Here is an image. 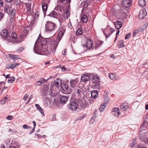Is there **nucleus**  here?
<instances>
[{
  "label": "nucleus",
  "instance_id": "16",
  "mask_svg": "<svg viewBox=\"0 0 148 148\" xmlns=\"http://www.w3.org/2000/svg\"><path fill=\"white\" fill-rule=\"evenodd\" d=\"M1 35L2 36L3 38L5 40V38H7V37H8V31L7 29H4L2 30L0 33Z\"/></svg>",
  "mask_w": 148,
  "mask_h": 148
},
{
  "label": "nucleus",
  "instance_id": "23",
  "mask_svg": "<svg viewBox=\"0 0 148 148\" xmlns=\"http://www.w3.org/2000/svg\"><path fill=\"white\" fill-rule=\"evenodd\" d=\"M68 100V97L65 96H62L61 97L60 101L62 103H65Z\"/></svg>",
  "mask_w": 148,
  "mask_h": 148
},
{
  "label": "nucleus",
  "instance_id": "18",
  "mask_svg": "<svg viewBox=\"0 0 148 148\" xmlns=\"http://www.w3.org/2000/svg\"><path fill=\"white\" fill-rule=\"evenodd\" d=\"M92 86L94 89H99L100 88L99 82H92Z\"/></svg>",
  "mask_w": 148,
  "mask_h": 148
},
{
  "label": "nucleus",
  "instance_id": "21",
  "mask_svg": "<svg viewBox=\"0 0 148 148\" xmlns=\"http://www.w3.org/2000/svg\"><path fill=\"white\" fill-rule=\"evenodd\" d=\"M50 17L53 18H58V15L57 13L54 11H53L51 12L49 14L47 15Z\"/></svg>",
  "mask_w": 148,
  "mask_h": 148
},
{
  "label": "nucleus",
  "instance_id": "53",
  "mask_svg": "<svg viewBox=\"0 0 148 148\" xmlns=\"http://www.w3.org/2000/svg\"><path fill=\"white\" fill-rule=\"evenodd\" d=\"M68 0H61V2L65 4L67 2Z\"/></svg>",
  "mask_w": 148,
  "mask_h": 148
},
{
  "label": "nucleus",
  "instance_id": "5",
  "mask_svg": "<svg viewBox=\"0 0 148 148\" xmlns=\"http://www.w3.org/2000/svg\"><path fill=\"white\" fill-rule=\"evenodd\" d=\"M77 106V103L75 102L70 103L68 105L69 110L72 111L73 112H75L76 111Z\"/></svg>",
  "mask_w": 148,
  "mask_h": 148
},
{
  "label": "nucleus",
  "instance_id": "57",
  "mask_svg": "<svg viewBox=\"0 0 148 148\" xmlns=\"http://www.w3.org/2000/svg\"><path fill=\"white\" fill-rule=\"evenodd\" d=\"M3 1H2L0 0V7H2L3 5Z\"/></svg>",
  "mask_w": 148,
  "mask_h": 148
},
{
  "label": "nucleus",
  "instance_id": "4",
  "mask_svg": "<svg viewBox=\"0 0 148 148\" xmlns=\"http://www.w3.org/2000/svg\"><path fill=\"white\" fill-rule=\"evenodd\" d=\"M89 3L88 2L86 1L82 3L81 4V6L83 8L82 10V12L85 11V12L86 13H88L91 12L92 9L90 8L89 9H87V8L89 5Z\"/></svg>",
  "mask_w": 148,
  "mask_h": 148
},
{
  "label": "nucleus",
  "instance_id": "46",
  "mask_svg": "<svg viewBox=\"0 0 148 148\" xmlns=\"http://www.w3.org/2000/svg\"><path fill=\"white\" fill-rule=\"evenodd\" d=\"M9 98V96L8 95H6V96L4 97V99H3V102L2 103H5Z\"/></svg>",
  "mask_w": 148,
  "mask_h": 148
},
{
  "label": "nucleus",
  "instance_id": "37",
  "mask_svg": "<svg viewBox=\"0 0 148 148\" xmlns=\"http://www.w3.org/2000/svg\"><path fill=\"white\" fill-rule=\"evenodd\" d=\"M106 106V104L105 103H103L100 106L99 110L101 112H103Z\"/></svg>",
  "mask_w": 148,
  "mask_h": 148
},
{
  "label": "nucleus",
  "instance_id": "26",
  "mask_svg": "<svg viewBox=\"0 0 148 148\" xmlns=\"http://www.w3.org/2000/svg\"><path fill=\"white\" fill-rule=\"evenodd\" d=\"M98 91L97 90H93L91 93V96L93 98L95 99L98 96Z\"/></svg>",
  "mask_w": 148,
  "mask_h": 148
},
{
  "label": "nucleus",
  "instance_id": "10",
  "mask_svg": "<svg viewBox=\"0 0 148 148\" xmlns=\"http://www.w3.org/2000/svg\"><path fill=\"white\" fill-rule=\"evenodd\" d=\"M148 128V123L144 121L141 124L140 130V131H143L146 130Z\"/></svg>",
  "mask_w": 148,
  "mask_h": 148
},
{
  "label": "nucleus",
  "instance_id": "44",
  "mask_svg": "<svg viewBox=\"0 0 148 148\" xmlns=\"http://www.w3.org/2000/svg\"><path fill=\"white\" fill-rule=\"evenodd\" d=\"M62 7L60 5H58L55 8V10H57L58 11L61 12L62 11Z\"/></svg>",
  "mask_w": 148,
  "mask_h": 148
},
{
  "label": "nucleus",
  "instance_id": "9",
  "mask_svg": "<svg viewBox=\"0 0 148 148\" xmlns=\"http://www.w3.org/2000/svg\"><path fill=\"white\" fill-rule=\"evenodd\" d=\"M112 114L116 117L119 116L120 114V109L118 108H113L112 110Z\"/></svg>",
  "mask_w": 148,
  "mask_h": 148
},
{
  "label": "nucleus",
  "instance_id": "60",
  "mask_svg": "<svg viewBox=\"0 0 148 148\" xmlns=\"http://www.w3.org/2000/svg\"><path fill=\"white\" fill-rule=\"evenodd\" d=\"M44 105L45 106H48V103H47V101H45L44 102Z\"/></svg>",
  "mask_w": 148,
  "mask_h": 148
},
{
  "label": "nucleus",
  "instance_id": "42",
  "mask_svg": "<svg viewBox=\"0 0 148 148\" xmlns=\"http://www.w3.org/2000/svg\"><path fill=\"white\" fill-rule=\"evenodd\" d=\"M15 78L14 77H11L9 78L8 82L9 83H12L15 80Z\"/></svg>",
  "mask_w": 148,
  "mask_h": 148
},
{
  "label": "nucleus",
  "instance_id": "62",
  "mask_svg": "<svg viewBox=\"0 0 148 148\" xmlns=\"http://www.w3.org/2000/svg\"><path fill=\"white\" fill-rule=\"evenodd\" d=\"M32 123H33V124H34V127H35L36 126V123L35 122V121H33L32 122Z\"/></svg>",
  "mask_w": 148,
  "mask_h": 148
},
{
  "label": "nucleus",
  "instance_id": "64",
  "mask_svg": "<svg viewBox=\"0 0 148 148\" xmlns=\"http://www.w3.org/2000/svg\"><path fill=\"white\" fill-rule=\"evenodd\" d=\"M145 109H146L147 110H148V104H147L145 106Z\"/></svg>",
  "mask_w": 148,
  "mask_h": 148
},
{
  "label": "nucleus",
  "instance_id": "56",
  "mask_svg": "<svg viewBox=\"0 0 148 148\" xmlns=\"http://www.w3.org/2000/svg\"><path fill=\"white\" fill-rule=\"evenodd\" d=\"M52 119H53V120H55L56 119V115H55V114H53L52 116Z\"/></svg>",
  "mask_w": 148,
  "mask_h": 148
},
{
  "label": "nucleus",
  "instance_id": "22",
  "mask_svg": "<svg viewBox=\"0 0 148 148\" xmlns=\"http://www.w3.org/2000/svg\"><path fill=\"white\" fill-rule=\"evenodd\" d=\"M12 8V7L11 6L6 5L4 8V11L5 12L8 14L9 12H10Z\"/></svg>",
  "mask_w": 148,
  "mask_h": 148
},
{
  "label": "nucleus",
  "instance_id": "59",
  "mask_svg": "<svg viewBox=\"0 0 148 148\" xmlns=\"http://www.w3.org/2000/svg\"><path fill=\"white\" fill-rule=\"evenodd\" d=\"M36 136H37V138H42L41 137V136L39 134H36Z\"/></svg>",
  "mask_w": 148,
  "mask_h": 148
},
{
  "label": "nucleus",
  "instance_id": "28",
  "mask_svg": "<svg viewBox=\"0 0 148 148\" xmlns=\"http://www.w3.org/2000/svg\"><path fill=\"white\" fill-rule=\"evenodd\" d=\"M103 43L101 41L97 40L95 42V48L97 49Z\"/></svg>",
  "mask_w": 148,
  "mask_h": 148
},
{
  "label": "nucleus",
  "instance_id": "19",
  "mask_svg": "<svg viewBox=\"0 0 148 148\" xmlns=\"http://www.w3.org/2000/svg\"><path fill=\"white\" fill-rule=\"evenodd\" d=\"M104 99L105 102L106 104L108 103L110 101V99L108 97V93L107 91L105 92L104 94Z\"/></svg>",
  "mask_w": 148,
  "mask_h": 148
},
{
  "label": "nucleus",
  "instance_id": "39",
  "mask_svg": "<svg viewBox=\"0 0 148 148\" xmlns=\"http://www.w3.org/2000/svg\"><path fill=\"white\" fill-rule=\"evenodd\" d=\"M118 46L119 48L123 47L124 46V45L123 44V40H121L119 42Z\"/></svg>",
  "mask_w": 148,
  "mask_h": 148
},
{
  "label": "nucleus",
  "instance_id": "50",
  "mask_svg": "<svg viewBox=\"0 0 148 148\" xmlns=\"http://www.w3.org/2000/svg\"><path fill=\"white\" fill-rule=\"evenodd\" d=\"M95 119L91 118L90 121V124H92L95 122Z\"/></svg>",
  "mask_w": 148,
  "mask_h": 148
},
{
  "label": "nucleus",
  "instance_id": "51",
  "mask_svg": "<svg viewBox=\"0 0 148 148\" xmlns=\"http://www.w3.org/2000/svg\"><path fill=\"white\" fill-rule=\"evenodd\" d=\"M9 132H10V133H16V131L15 130H11V129H9L8 131Z\"/></svg>",
  "mask_w": 148,
  "mask_h": 148
},
{
  "label": "nucleus",
  "instance_id": "58",
  "mask_svg": "<svg viewBox=\"0 0 148 148\" xmlns=\"http://www.w3.org/2000/svg\"><path fill=\"white\" fill-rule=\"evenodd\" d=\"M35 127H34L33 128L32 130V131L29 133L30 134H31L34 132V130H35Z\"/></svg>",
  "mask_w": 148,
  "mask_h": 148
},
{
  "label": "nucleus",
  "instance_id": "41",
  "mask_svg": "<svg viewBox=\"0 0 148 148\" xmlns=\"http://www.w3.org/2000/svg\"><path fill=\"white\" fill-rule=\"evenodd\" d=\"M86 114H82L81 115L77 117V119L78 120H81L85 117Z\"/></svg>",
  "mask_w": 148,
  "mask_h": 148
},
{
  "label": "nucleus",
  "instance_id": "30",
  "mask_svg": "<svg viewBox=\"0 0 148 148\" xmlns=\"http://www.w3.org/2000/svg\"><path fill=\"white\" fill-rule=\"evenodd\" d=\"M45 79L43 78H41L39 80L36 82V85L40 86L42 85V83L45 82Z\"/></svg>",
  "mask_w": 148,
  "mask_h": 148
},
{
  "label": "nucleus",
  "instance_id": "35",
  "mask_svg": "<svg viewBox=\"0 0 148 148\" xmlns=\"http://www.w3.org/2000/svg\"><path fill=\"white\" fill-rule=\"evenodd\" d=\"M57 19H58L60 24H61L62 23V21H64L65 20V18L61 15L60 16L58 15V18Z\"/></svg>",
  "mask_w": 148,
  "mask_h": 148
},
{
  "label": "nucleus",
  "instance_id": "36",
  "mask_svg": "<svg viewBox=\"0 0 148 148\" xmlns=\"http://www.w3.org/2000/svg\"><path fill=\"white\" fill-rule=\"evenodd\" d=\"M81 20L83 23H86L88 21L87 16L85 15H83L81 17Z\"/></svg>",
  "mask_w": 148,
  "mask_h": 148
},
{
  "label": "nucleus",
  "instance_id": "13",
  "mask_svg": "<svg viewBox=\"0 0 148 148\" xmlns=\"http://www.w3.org/2000/svg\"><path fill=\"white\" fill-rule=\"evenodd\" d=\"M147 12L146 10L144 9L141 10L139 12V17L142 19L144 18L146 16Z\"/></svg>",
  "mask_w": 148,
  "mask_h": 148
},
{
  "label": "nucleus",
  "instance_id": "52",
  "mask_svg": "<svg viewBox=\"0 0 148 148\" xmlns=\"http://www.w3.org/2000/svg\"><path fill=\"white\" fill-rule=\"evenodd\" d=\"M4 16V14L0 12V21L2 18Z\"/></svg>",
  "mask_w": 148,
  "mask_h": 148
},
{
  "label": "nucleus",
  "instance_id": "61",
  "mask_svg": "<svg viewBox=\"0 0 148 148\" xmlns=\"http://www.w3.org/2000/svg\"><path fill=\"white\" fill-rule=\"evenodd\" d=\"M0 148H5V147L3 145L1 144L0 145Z\"/></svg>",
  "mask_w": 148,
  "mask_h": 148
},
{
  "label": "nucleus",
  "instance_id": "8",
  "mask_svg": "<svg viewBox=\"0 0 148 148\" xmlns=\"http://www.w3.org/2000/svg\"><path fill=\"white\" fill-rule=\"evenodd\" d=\"M114 31V30L112 28L106 29L103 33L106 38H107Z\"/></svg>",
  "mask_w": 148,
  "mask_h": 148
},
{
  "label": "nucleus",
  "instance_id": "34",
  "mask_svg": "<svg viewBox=\"0 0 148 148\" xmlns=\"http://www.w3.org/2000/svg\"><path fill=\"white\" fill-rule=\"evenodd\" d=\"M99 78L97 75H95L93 77L92 82H99Z\"/></svg>",
  "mask_w": 148,
  "mask_h": 148
},
{
  "label": "nucleus",
  "instance_id": "32",
  "mask_svg": "<svg viewBox=\"0 0 148 148\" xmlns=\"http://www.w3.org/2000/svg\"><path fill=\"white\" fill-rule=\"evenodd\" d=\"M125 11L123 10H120L119 12V14L121 15L122 18H124L126 16V13L127 11L124 10Z\"/></svg>",
  "mask_w": 148,
  "mask_h": 148
},
{
  "label": "nucleus",
  "instance_id": "29",
  "mask_svg": "<svg viewBox=\"0 0 148 148\" xmlns=\"http://www.w3.org/2000/svg\"><path fill=\"white\" fill-rule=\"evenodd\" d=\"M109 77L112 80H115L117 78V75L114 73L109 74Z\"/></svg>",
  "mask_w": 148,
  "mask_h": 148
},
{
  "label": "nucleus",
  "instance_id": "17",
  "mask_svg": "<svg viewBox=\"0 0 148 148\" xmlns=\"http://www.w3.org/2000/svg\"><path fill=\"white\" fill-rule=\"evenodd\" d=\"M62 83V80L60 78H57L54 81V84L55 86L58 87L61 86Z\"/></svg>",
  "mask_w": 148,
  "mask_h": 148
},
{
  "label": "nucleus",
  "instance_id": "48",
  "mask_svg": "<svg viewBox=\"0 0 148 148\" xmlns=\"http://www.w3.org/2000/svg\"><path fill=\"white\" fill-rule=\"evenodd\" d=\"M6 118L8 120H11L13 119V117L12 116L9 115H8L7 117Z\"/></svg>",
  "mask_w": 148,
  "mask_h": 148
},
{
  "label": "nucleus",
  "instance_id": "55",
  "mask_svg": "<svg viewBox=\"0 0 148 148\" xmlns=\"http://www.w3.org/2000/svg\"><path fill=\"white\" fill-rule=\"evenodd\" d=\"M68 27L71 28H72V26L71 25V22H69L68 23Z\"/></svg>",
  "mask_w": 148,
  "mask_h": 148
},
{
  "label": "nucleus",
  "instance_id": "63",
  "mask_svg": "<svg viewBox=\"0 0 148 148\" xmlns=\"http://www.w3.org/2000/svg\"><path fill=\"white\" fill-rule=\"evenodd\" d=\"M22 50V47L18 49L17 50V51H18V52H20Z\"/></svg>",
  "mask_w": 148,
  "mask_h": 148
},
{
  "label": "nucleus",
  "instance_id": "7",
  "mask_svg": "<svg viewBox=\"0 0 148 148\" xmlns=\"http://www.w3.org/2000/svg\"><path fill=\"white\" fill-rule=\"evenodd\" d=\"M19 5L20 7H22L23 6L26 7V9L27 10L26 12H30L31 10V3H23V2L20 1L19 2Z\"/></svg>",
  "mask_w": 148,
  "mask_h": 148
},
{
  "label": "nucleus",
  "instance_id": "1",
  "mask_svg": "<svg viewBox=\"0 0 148 148\" xmlns=\"http://www.w3.org/2000/svg\"><path fill=\"white\" fill-rule=\"evenodd\" d=\"M65 29L62 27H60L58 31V34L57 36V38L56 41H54L50 44H48L47 42L45 40L41 41L40 42H38V45L41 47L40 51L45 52V53L47 56L52 53L54 54L56 51V49L57 46L58 42L61 39L62 37L65 32ZM38 42V40L36 41L34 46V50L35 52L39 54L36 52V50L37 49V46Z\"/></svg>",
  "mask_w": 148,
  "mask_h": 148
},
{
  "label": "nucleus",
  "instance_id": "31",
  "mask_svg": "<svg viewBox=\"0 0 148 148\" xmlns=\"http://www.w3.org/2000/svg\"><path fill=\"white\" fill-rule=\"evenodd\" d=\"M10 12L8 14L10 15V17L14 16L16 13V10L15 8H12Z\"/></svg>",
  "mask_w": 148,
  "mask_h": 148
},
{
  "label": "nucleus",
  "instance_id": "11",
  "mask_svg": "<svg viewBox=\"0 0 148 148\" xmlns=\"http://www.w3.org/2000/svg\"><path fill=\"white\" fill-rule=\"evenodd\" d=\"M49 1L50 0H44V2H44L42 4V8L44 14H46L47 8V5L46 3H49Z\"/></svg>",
  "mask_w": 148,
  "mask_h": 148
},
{
  "label": "nucleus",
  "instance_id": "14",
  "mask_svg": "<svg viewBox=\"0 0 148 148\" xmlns=\"http://www.w3.org/2000/svg\"><path fill=\"white\" fill-rule=\"evenodd\" d=\"M129 107V105L126 102H124L121 104L120 108L122 110L125 111L128 109Z\"/></svg>",
  "mask_w": 148,
  "mask_h": 148
},
{
  "label": "nucleus",
  "instance_id": "47",
  "mask_svg": "<svg viewBox=\"0 0 148 148\" xmlns=\"http://www.w3.org/2000/svg\"><path fill=\"white\" fill-rule=\"evenodd\" d=\"M131 34L130 33H129L128 34H127L125 37V39H127L129 38Z\"/></svg>",
  "mask_w": 148,
  "mask_h": 148
},
{
  "label": "nucleus",
  "instance_id": "43",
  "mask_svg": "<svg viewBox=\"0 0 148 148\" xmlns=\"http://www.w3.org/2000/svg\"><path fill=\"white\" fill-rule=\"evenodd\" d=\"M18 65V64L16 63H14L11 64L10 66V68L11 69H13L15 68L17 65Z\"/></svg>",
  "mask_w": 148,
  "mask_h": 148
},
{
  "label": "nucleus",
  "instance_id": "38",
  "mask_svg": "<svg viewBox=\"0 0 148 148\" xmlns=\"http://www.w3.org/2000/svg\"><path fill=\"white\" fill-rule=\"evenodd\" d=\"M64 86H62V85L61 86V88L62 90H63L64 92H65L68 89V86L66 85H63Z\"/></svg>",
  "mask_w": 148,
  "mask_h": 148
},
{
  "label": "nucleus",
  "instance_id": "45",
  "mask_svg": "<svg viewBox=\"0 0 148 148\" xmlns=\"http://www.w3.org/2000/svg\"><path fill=\"white\" fill-rule=\"evenodd\" d=\"M23 127L24 129H31L32 127L30 126H28L26 125H24L23 126Z\"/></svg>",
  "mask_w": 148,
  "mask_h": 148
},
{
  "label": "nucleus",
  "instance_id": "49",
  "mask_svg": "<svg viewBox=\"0 0 148 148\" xmlns=\"http://www.w3.org/2000/svg\"><path fill=\"white\" fill-rule=\"evenodd\" d=\"M77 92L79 95H80L82 92L81 90L79 89L77 90Z\"/></svg>",
  "mask_w": 148,
  "mask_h": 148
},
{
  "label": "nucleus",
  "instance_id": "40",
  "mask_svg": "<svg viewBox=\"0 0 148 148\" xmlns=\"http://www.w3.org/2000/svg\"><path fill=\"white\" fill-rule=\"evenodd\" d=\"M8 55L9 56L14 60H16L17 59V55H13L11 54H9Z\"/></svg>",
  "mask_w": 148,
  "mask_h": 148
},
{
  "label": "nucleus",
  "instance_id": "20",
  "mask_svg": "<svg viewBox=\"0 0 148 148\" xmlns=\"http://www.w3.org/2000/svg\"><path fill=\"white\" fill-rule=\"evenodd\" d=\"M123 5L125 7H128L131 5L130 0H123Z\"/></svg>",
  "mask_w": 148,
  "mask_h": 148
},
{
  "label": "nucleus",
  "instance_id": "24",
  "mask_svg": "<svg viewBox=\"0 0 148 148\" xmlns=\"http://www.w3.org/2000/svg\"><path fill=\"white\" fill-rule=\"evenodd\" d=\"M115 26L116 29H119L122 26V24L119 21H116L115 22Z\"/></svg>",
  "mask_w": 148,
  "mask_h": 148
},
{
  "label": "nucleus",
  "instance_id": "6",
  "mask_svg": "<svg viewBox=\"0 0 148 148\" xmlns=\"http://www.w3.org/2000/svg\"><path fill=\"white\" fill-rule=\"evenodd\" d=\"M83 47L84 50L86 51L87 49H90L92 48V42L90 40H87L85 45H83Z\"/></svg>",
  "mask_w": 148,
  "mask_h": 148
},
{
  "label": "nucleus",
  "instance_id": "25",
  "mask_svg": "<svg viewBox=\"0 0 148 148\" xmlns=\"http://www.w3.org/2000/svg\"><path fill=\"white\" fill-rule=\"evenodd\" d=\"M76 34L77 35H81L82 34L83 31L82 29L81 26H79L77 27Z\"/></svg>",
  "mask_w": 148,
  "mask_h": 148
},
{
  "label": "nucleus",
  "instance_id": "33",
  "mask_svg": "<svg viewBox=\"0 0 148 148\" xmlns=\"http://www.w3.org/2000/svg\"><path fill=\"white\" fill-rule=\"evenodd\" d=\"M138 4L139 6L142 7H143L146 5V2L145 0H139Z\"/></svg>",
  "mask_w": 148,
  "mask_h": 148
},
{
  "label": "nucleus",
  "instance_id": "12",
  "mask_svg": "<svg viewBox=\"0 0 148 148\" xmlns=\"http://www.w3.org/2000/svg\"><path fill=\"white\" fill-rule=\"evenodd\" d=\"M90 79L89 74L88 73L84 74L82 75L81 77V81L85 82L88 81Z\"/></svg>",
  "mask_w": 148,
  "mask_h": 148
},
{
  "label": "nucleus",
  "instance_id": "54",
  "mask_svg": "<svg viewBox=\"0 0 148 148\" xmlns=\"http://www.w3.org/2000/svg\"><path fill=\"white\" fill-rule=\"evenodd\" d=\"M28 96L27 94H25L24 97L23 99L25 100H27V98H28Z\"/></svg>",
  "mask_w": 148,
  "mask_h": 148
},
{
  "label": "nucleus",
  "instance_id": "2",
  "mask_svg": "<svg viewBox=\"0 0 148 148\" xmlns=\"http://www.w3.org/2000/svg\"><path fill=\"white\" fill-rule=\"evenodd\" d=\"M56 25L50 21H47L45 24V31L50 35L51 36H53L55 33L56 30Z\"/></svg>",
  "mask_w": 148,
  "mask_h": 148
},
{
  "label": "nucleus",
  "instance_id": "15",
  "mask_svg": "<svg viewBox=\"0 0 148 148\" xmlns=\"http://www.w3.org/2000/svg\"><path fill=\"white\" fill-rule=\"evenodd\" d=\"M78 82V79H77L71 80L70 81V84L71 86L74 88L76 87Z\"/></svg>",
  "mask_w": 148,
  "mask_h": 148
},
{
  "label": "nucleus",
  "instance_id": "3",
  "mask_svg": "<svg viewBox=\"0 0 148 148\" xmlns=\"http://www.w3.org/2000/svg\"><path fill=\"white\" fill-rule=\"evenodd\" d=\"M5 40L8 42H10L13 43H18L20 42L21 41L17 39V36L15 33H12L10 36L5 38Z\"/></svg>",
  "mask_w": 148,
  "mask_h": 148
},
{
  "label": "nucleus",
  "instance_id": "27",
  "mask_svg": "<svg viewBox=\"0 0 148 148\" xmlns=\"http://www.w3.org/2000/svg\"><path fill=\"white\" fill-rule=\"evenodd\" d=\"M35 106L37 108V109L40 112L42 115L44 116L45 114L44 113L43 110L40 106L37 104H35Z\"/></svg>",
  "mask_w": 148,
  "mask_h": 148
}]
</instances>
